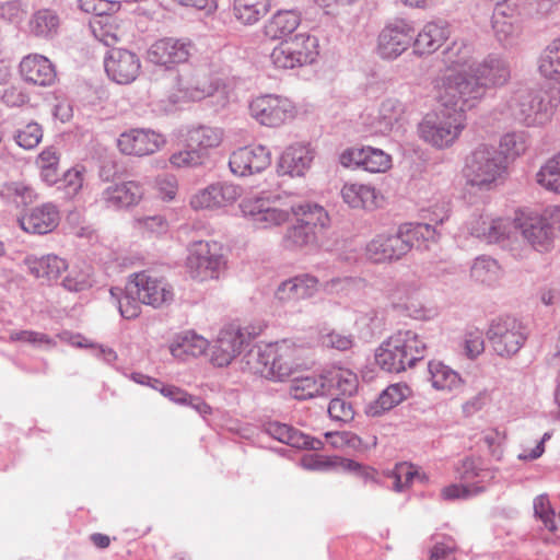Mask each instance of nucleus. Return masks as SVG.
Instances as JSON below:
<instances>
[{"label":"nucleus","instance_id":"1","mask_svg":"<svg viewBox=\"0 0 560 560\" xmlns=\"http://www.w3.org/2000/svg\"><path fill=\"white\" fill-rule=\"evenodd\" d=\"M511 79L509 61L498 54H489L468 70L453 71L436 82L440 100L459 108H474L488 91L505 85Z\"/></svg>","mask_w":560,"mask_h":560},{"label":"nucleus","instance_id":"2","mask_svg":"<svg viewBox=\"0 0 560 560\" xmlns=\"http://www.w3.org/2000/svg\"><path fill=\"white\" fill-rule=\"evenodd\" d=\"M436 232L428 223H404L395 234L377 235L366 246V255L374 262L398 260L412 248L427 249L435 241Z\"/></svg>","mask_w":560,"mask_h":560},{"label":"nucleus","instance_id":"3","mask_svg":"<svg viewBox=\"0 0 560 560\" xmlns=\"http://www.w3.org/2000/svg\"><path fill=\"white\" fill-rule=\"evenodd\" d=\"M425 342L412 330H399L375 351V362L387 373L399 374L413 368L424 358Z\"/></svg>","mask_w":560,"mask_h":560},{"label":"nucleus","instance_id":"4","mask_svg":"<svg viewBox=\"0 0 560 560\" xmlns=\"http://www.w3.org/2000/svg\"><path fill=\"white\" fill-rule=\"evenodd\" d=\"M559 103L558 89L536 91L522 84L513 91L508 106L515 120L526 126H536L548 121Z\"/></svg>","mask_w":560,"mask_h":560},{"label":"nucleus","instance_id":"5","mask_svg":"<svg viewBox=\"0 0 560 560\" xmlns=\"http://www.w3.org/2000/svg\"><path fill=\"white\" fill-rule=\"evenodd\" d=\"M300 351V348L283 340L275 346L269 345L265 349L253 348L246 354V359L256 374L270 381L283 382L301 365Z\"/></svg>","mask_w":560,"mask_h":560},{"label":"nucleus","instance_id":"6","mask_svg":"<svg viewBox=\"0 0 560 560\" xmlns=\"http://www.w3.org/2000/svg\"><path fill=\"white\" fill-rule=\"evenodd\" d=\"M502 152L493 145L481 144L467 158L464 167L466 184L479 190H491L506 172Z\"/></svg>","mask_w":560,"mask_h":560},{"label":"nucleus","instance_id":"7","mask_svg":"<svg viewBox=\"0 0 560 560\" xmlns=\"http://www.w3.org/2000/svg\"><path fill=\"white\" fill-rule=\"evenodd\" d=\"M440 104L444 107L440 114L427 116L419 125L420 137L436 148L451 145L464 128V114L470 108L444 104L438 96Z\"/></svg>","mask_w":560,"mask_h":560},{"label":"nucleus","instance_id":"8","mask_svg":"<svg viewBox=\"0 0 560 560\" xmlns=\"http://www.w3.org/2000/svg\"><path fill=\"white\" fill-rule=\"evenodd\" d=\"M513 234H521L536 250L547 252L560 232V207H555L541 215H528L512 221Z\"/></svg>","mask_w":560,"mask_h":560},{"label":"nucleus","instance_id":"9","mask_svg":"<svg viewBox=\"0 0 560 560\" xmlns=\"http://www.w3.org/2000/svg\"><path fill=\"white\" fill-rule=\"evenodd\" d=\"M529 330L520 319L501 316L491 320L487 338L493 351L501 358H512L524 347Z\"/></svg>","mask_w":560,"mask_h":560},{"label":"nucleus","instance_id":"10","mask_svg":"<svg viewBox=\"0 0 560 560\" xmlns=\"http://www.w3.org/2000/svg\"><path fill=\"white\" fill-rule=\"evenodd\" d=\"M195 50L194 43L188 38L164 37L149 47L147 59L165 70H173L177 65L187 62Z\"/></svg>","mask_w":560,"mask_h":560},{"label":"nucleus","instance_id":"11","mask_svg":"<svg viewBox=\"0 0 560 560\" xmlns=\"http://www.w3.org/2000/svg\"><path fill=\"white\" fill-rule=\"evenodd\" d=\"M249 113L262 126L279 127L293 117L294 106L285 97L265 94L249 103Z\"/></svg>","mask_w":560,"mask_h":560},{"label":"nucleus","instance_id":"12","mask_svg":"<svg viewBox=\"0 0 560 560\" xmlns=\"http://www.w3.org/2000/svg\"><path fill=\"white\" fill-rule=\"evenodd\" d=\"M131 291L145 305L159 308L170 304L174 294L171 285L162 278L153 277L147 271L133 273L129 279Z\"/></svg>","mask_w":560,"mask_h":560},{"label":"nucleus","instance_id":"13","mask_svg":"<svg viewBox=\"0 0 560 560\" xmlns=\"http://www.w3.org/2000/svg\"><path fill=\"white\" fill-rule=\"evenodd\" d=\"M415 42V28L404 19L388 23L378 35L377 51L383 59H396Z\"/></svg>","mask_w":560,"mask_h":560},{"label":"nucleus","instance_id":"14","mask_svg":"<svg viewBox=\"0 0 560 560\" xmlns=\"http://www.w3.org/2000/svg\"><path fill=\"white\" fill-rule=\"evenodd\" d=\"M104 68L108 78L118 84L133 82L141 71L140 57L126 48H110L104 57Z\"/></svg>","mask_w":560,"mask_h":560},{"label":"nucleus","instance_id":"15","mask_svg":"<svg viewBox=\"0 0 560 560\" xmlns=\"http://www.w3.org/2000/svg\"><path fill=\"white\" fill-rule=\"evenodd\" d=\"M218 244L196 242L189 249L187 266L195 278L203 281L208 278H218L220 268L224 265L223 255L217 253Z\"/></svg>","mask_w":560,"mask_h":560},{"label":"nucleus","instance_id":"16","mask_svg":"<svg viewBox=\"0 0 560 560\" xmlns=\"http://www.w3.org/2000/svg\"><path fill=\"white\" fill-rule=\"evenodd\" d=\"M145 189L139 180H126L108 185L102 190L98 201L107 210L121 211L137 207Z\"/></svg>","mask_w":560,"mask_h":560},{"label":"nucleus","instance_id":"17","mask_svg":"<svg viewBox=\"0 0 560 560\" xmlns=\"http://www.w3.org/2000/svg\"><path fill=\"white\" fill-rule=\"evenodd\" d=\"M339 162L348 168H362L370 173H384L392 165L389 154L373 147H353L345 150Z\"/></svg>","mask_w":560,"mask_h":560},{"label":"nucleus","instance_id":"18","mask_svg":"<svg viewBox=\"0 0 560 560\" xmlns=\"http://www.w3.org/2000/svg\"><path fill=\"white\" fill-rule=\"evenodd\" d=\"M245 345H248V339L240 327L229 325L222 328L211 346V363L218 368L228 366L241 354Z\"/></svg>","mask_w":560,"mask_h":560},{"label":"nucleus","instance_id":"19","mask_svg":"<svg viewBox=\"0 0 560 560\" xmlns=\"http://www.w3.org/2000/svg\"><path fill=\"white\" fill-rule=\"evenodd\" d=\"M240 209L243 217L256 229L278 226L289 219L288 211L272 207L268 199L261 197L243 199Z\"/></svg>","mask_w":560,"mask_h":560},{"label":"nucleus","instance_id":"20","mask_svg":"<svg viewBox=\"0 0 560 560\" xmlns=\"http://www.w3.org/2000/svg\"><path fill=\"white\" fill-rule=\"evenodd\" d=\"M270 164V151L261 144L240 148L232 152L229 160L231 172L237 176H248L260 173Z\"/></svg>","mask_w":560,"mask_h":560},{"label":"nucleus","instance_id":"21","mask_svg":"<svg viewBox=\"0 0 560 560\" xmlns=\"http://www.w3.org/2000/svg\"><path fill=\"white\" fill-rule=\"evenodd\" d=\"M301 466L307 470L327 471L337 470L351 472L362 477L365 481L374 480L375 470L371 467L363 466L362 464L343 457H329L322 454L305 455L301 459Z\"/></svg>","mask_w":560,"mask_h":560},{"label":"nucleus","instance_id":"22","mask_svg":"<svg viewBox=\"0 0 560 560\" xmlns=\"http://www.w3.org/2000/svg\"><path fill=\"white\" fill-rule=\"evenodd\" d=\"M165 139L152 129L135 128L122 132L117 139V145L124 154L150 155L156 152Z\"/></svg>","mask_w":560,"mask_h":560},{"label":"nucleus","instance_id":"23","mask_svg":"<svg viewBox=\"0 0 560 560\" xmlns=\"http://www.w3.org/2000/svg\"><path fill=\"white\" fill-rule=\"evenodd\" d=\"M261 431L270 438L295 448L318 451L324 446L323 441L303 433L299 429L278 421H267Z\"/></svg>","mask_w":560,"mask_h":560},{"label":"nucleus","instance_id":"24","mask_svg":"<svg viewBox=\"0 0 560 560\" xmlns=\"http://www.w3.org/2000/svg\"><path fill=\"white\" fill-rule=\"evenodd\" d=\"M19 72L24 82L37 86H51L57 80L52 62L38 54L25 56L19 65Z\"/></svg>","mask_w":560,"mask_h":560},{"label":"nucleus","instance_id":"25","mask_svg":"<svg viewBox=\"0 0 560 560\" xmlns=\"http://www.w3.org/2000/svg\"><path fill=\"white\" fill-rule=\"evenodd\" d=\"M241 195L238 186L228 183L211 184L194 195L190 205L194 209H219L232 205Z\"/></svg>","mask_w":560,"mask_h":560},{"label":"nucleus","instance_id":"26","mask_svg":"<svg viewBox=\"0 0 560 560\" xmlns=\"http://www.w3.org/2000/svg\"><path fill=\"white\" fill-rule=\"evenodd\" d=\"M60 214L56 205L45 202L19 218L20 226L27 233L44 235L52 232L59 224Z\"/></svg>","mask_w":560,"mask_h":560},{"label":"nucleus","instance_id":"27","mask_svg":"<svg viewBox=\"0 0 560 560\" xmlns=\"http://www.w3.org/2000/svg\"><path fill=\"white\" fill-rule=\"evenodd\" d=\"M313 160L314 152L310 145H290L280 155L277 172L281 176L302 177L310 170Z\"/></svg>","mask_w":560,"mask_h":560},{"label":"nucleus","instance_id":"28","mask_svg":"<svg viewBox=\"0 0 560 560\" xmlns=\"http://www.w3.org/2000/svg\"><path fill=\"white\" fill-rule=\"evenodd\" d=\"M513 223L510 219H489L482 215L471 219L469 233L487 243H501L512 237Z\"/></svg>","mask_w":560,"mask_h":560},{"label":"nucleus","instance_id":"29","mask_svg":"<svg viewBox=\"0 0 560 560\" xmlns=\"http://www.w3.org/2000/svg\"><path fill=\"white\" fill-rule=\"evenodd\" d=\"M491 24L495 38L504 47L512 46L521 32L514 10L500 1L493 10Z\"/></svg>","mask_w":560,"mask_h":560},{"label":"nucleus","instance_id":"30","mask_svg":"<svg viewBox=\"0 0 560 560\" xmlns=\"http://www.w3.org/2000/svg\"><path fill=\"white\" fill-rule=\"evenodd\" d=\"M451 34L450 24L444 20L427 23L415 37V50L419 55L438 50Z\"/></svg>","mask_w":560,"mask_h":560},{"label":"nucleus","instance_id":"31","mask_svg":"<svg viewBox=\"0 0 560 560\" xmlns=\"http://www.w3.org/2000/svg\"><path fill=\"white\" fill-rule=\"evenodd\" d=\"M223 139L221 128L199 125L188 129L186 135V147L195 150L205 160L209 151L220 145Z\"/></svg>","mask_w":560,"mask_h":560},{"label":"nucleus","instance_id":"32","mask_svg":"<svg viewBox=\"0 0 560 560\" xmlns=\"http://www.w3.org/2000/svg\"><path fill=\"white\" fill-rule=\"evenodd\" d=\"M318 280L310 275H301L281 282L275 293L280 302H293L314 295Z\"/></svg>","mask_w":560,"mask_h":560},{"label":"nucleus","instance_id":"33","mask_svg":"<svg viewBox=\"0 0 560 560\" xmlns=\"http://www.w3.org/2000/svg\"><path fill=\"white\" fill-rule=\"evenodd\" d=\"M25 264L31 275L48 283L57 280L68 269L65 259L51 254L42 257H28Z\"/></svg>","mask_w":560,"mask_h":560},{"label":"nucleus","instance_id":"34","mask_svg":"<svg viewBox=\"0 0 560 560\" xmlns=\"http://www.w3.org/2000/svg\"><path fill=\"white\" fill-rule=\"evenodd\" d=\"M410 394V388L405 383H396L387 386L378 397L369 402L365 413L369 417H380L405 400Z\"/></svg>","mask_w":560,"mask_h":560},{"label":"nucleus","instance_id":"35","mask_svg":"<svg viewBox=\"0 0 560 560\" xmlns=\"http://www.w3.org/2000/svg\"><path fill=\"white\" fill-rule=\"evenodd\" d=\"M301 23L300 14L294 10H279L264 26L265 35L270 39H289Z\"/></svg>","mask_w":560,"mask_h":560},{"label":"nucleus","instance_id":"36","mask_svg":"<svg viewBox=\"0 0 560 560\" xmlns=\"http://www.w3.org/2000/svg\"><path fill=\"white\" fill-rule=\"evenodd\" d=\"M428 372L432 387L438 390H457L464 383L455 370L439 360L429 361Z\"/></svg>","mask_w":560,"mask_h":560},{"label":"nucleus","instance_id":"37","mask_svg":"<svg viewBox=\"0 0 560 560\" xmlns=\"http://www.w3.org/2000/svg\"><path fill=\"white\" fill-rule=\"evenodd\" d=\"M342 200L353 209H373L376 190L371 185L346 183L340 191Z\"/></svg>","mask_w":560,"mask_h":560},{"label":"nucleus","instance_id":"38","mask_svg":"<svg viewBox=\"0 0 560 560\" xmlns=\"http://www.w3.org/2000/svg\"><path fill=\"white\" fill-rule=\"evenodd\" d=\"M327 395L335 392L342 396L351 397L358 390V376L349 370L329 369L325 370Z\"/></svg>","mask_w":560,"mask_h":560},{"label":"nucleus","instance_id":"39","mask_svg":"<svg viewBox=\"0 0 560 560\" xmlns=\"http://www.w3.org/2000/svg\"><path fill=\"white\" fill-rule=\"evenodd\" d=\"M294 399L306 400L316 396L327 395L325 371L316 375L295 377L290 386Z\"/></svg>","mask_w":560,"mask_h":560},{"label":"nucleus","instance_id":"40","mask_svg":"<svg viewBox=\"0 0 560 560\" xmlns=\"http://www.w3.org/2000/svg\"><path fill=\"white\" fill-rule=\"evenodd\" d=\"M270 0H234L233 14L244 25H253L270 10Z\"/></svg>","mask_w":560,"mask_h":560},{"label":"nucleus","instance_id":"41","mask_svg":"<svg viewBox=\"0 0 560 560\" xmlns=\"http://www.w3.org/2000/svg\"><path fill=\"white\" fill-rule=\"evenodd\" d=\"M0 197L7 205L20 209L34 203L37 194L24 182H10L2 186Z\"/></svg>","mask_w":560,"mask_h":560},{"label":"nucleus","instance_id":"42","mask_svg":"<svg viewBox=\"0 0 560 560\" xmlns=\"http://www.w3.org/2000/svg\"><path fill=\"white\" fill-rule=\"evenodd\" d=\"M296 220L313 230L325 229L329 225V215L324 207L313 202H301L291 207Z\"/></svg>","mask_w":560,"mask_h":560},{"label":"nucleus","instance_id":"43","mask_svg":"<svg viewBox=\"0 0 560 560\" xmlns=\"http://www.w3.org/2000/svg\"><path fill=\"white\" fill-rule=\"evenodd\" d=\"M405 112V105L397 98L384 100L375 118L374 132L385 135L394 128Z\"/></svg>","mask_w":560,"mask_h":560},{"label":"nucleus","instance_id":"44","mask_svg":"<svg viewBox=\"0 0 560 560\" xmlns=\"http://www.w3.org/2000/svg\"><path fill=\"white\" fill-rule=\"evenodd\" d=\"M131 288L129 281L126 287H113L109 291L110 299L117 305L119 314L125 319H135L141 312L140 304H142L137 296V293H130Z\"/></svg>","mask_w":560,"mask_h":560},{"label":"nucleus","instance_id":"45","mask_svg":"<svg viewBox=\"0 0 560 560\" xmlns=\"http://www.w3.org/2000/svg\"><path fill=\"white\" fill-rule=\"evenodd\" d=\"M539 73L550 80H560V38L553 39L540 54L538 59Z\"/></svg>","mask_w":560,"mask_h":560},{"label":"nucleus","instance_id":"46","mask_svg":"<svg viewBox=\"0 0 560 560\" xmlns=\"http://www.w3.org/2000/svg\"><path fill=\"white\" fill-rule=\"evenodd\" d=\"M59 23V16L55 11L42 9L33 14L30 27L36 36L49 38L57 34Z\"/></svg>","mask_w":560,"mask_h":560},{"label":"nucleus","instance_id":"47","mask_svg":"<svg viewBox=\"0 0 560 560\" xmlns=\"http://www.w3.org/2000/svg\"><path fill=\"white\" fill-rule=\"evenodd\" d=\"M161 394L175 404L191 407L202 416L211 413V407L200 397L189 395L186 390L175 385L166 384L165 387H161Z\"/></svg>","mask_w":560,"mask_h":560},{"label":"nucleus","instance_id":"48","mask_svg":"<svg viewBox=\"0 0 560 560\" xmlns=\"http://www.w3.org/2000/svg\"><path fill=\"white\" fill-rule=\"evenodd\" d=\"M209 347V341L195 331H186L178 337L175 345L171 347L172 353L177 357L186 353L192 357H199L205 353Z\"/></svg>","mask_w":560,"mask_h":560},{"label":"nucleus","instance_id":"49","mask_svg":"<svg viewBox=\"0 0 560 560\" xmlns=\"http://www.w3.org/2000/svg\"><path fill=\"white\" fill-rule=\"evenodd\" d=\"M291 49L301 52L302 62L306 65L313 63L318 56V40L315 36H311L306 33H298L289 39H284Z\"/></svg>","mask_w":560,"mask_h":560},{"label":"nucleus","instance_id":"50","mask_svg":"<svg viewBox=\"0 0 560 560\" xmlns=\"http://www.w3.org/2000/svg\"><path fill=\"white\" fill-rule=\"evenodd\" d=\"M301 52H296V50L291 49L290 46L282 40L277 47H275L270 54V59L276 68L279 69H294L296 67L305 66V62H302Z\"/></svg>","mask_w":560,"mask_h":560},{"label":"nucleus","instance_id":"51","mask_svg":"<svg viewBox=\"0 0 560 560\" xmlns=\"http://www.w3.org/2000/svg\"><path fill=\"white\" fill-rule=\"evenodd\" d=\"M536 177L539 185L560 194V152L540 167Z\"/></svg>","mask_w":560,"mask_h":560},{"label":"nucleus","instance_id":"52","mask_svg":"<svg viewBox=\"0 0 560 560\" xmlns=\"http://www.w3.org/2000/svg\"><path fill=\"white\" fill-rule=\"evenodd\" d=\"M528 147L527 139L524 132H508L500 140V148L498 150L505 156L506 165L509 160L523 154Z\"/></svg>","mask_w":560,"mask_h":560},{"label":"nucleus","instance_id":"53","mask_svg":"<svg viewBox=\"0 0 560 560\" xmlns=\"http://www.w3.org/2000/svg\"><path fill=\"white\" fill-rule=\"evenodd\" d=\"M499 269L500 267L495 259L489 256H480L476 258L471 266V277L481 283L490 284L497 279Z\"/></svg>","mask_w":560,"mask_h":560},{"label":"nucleus","instance_id":"54","mask_svg":"<svg viewBox=\"0 0 560 560\" xmlns=\"http://www.w3.org/2000/svg\"><path fill=\"white\" fill-rule=\"evenodd\" d=\"M16 144L25 150L35 149L43 139V128L39 124L31 121L15 130L13 136Z\"/></svg>","mask_w":560,"mask_h":560},{"label":"nucleus","instance_id":"55","mask_svg":"<svg viewBox=\"0 0 560 560\" xmlns=\"http://www.w3.org/2000/svg\"><path fill=\"white\" fill-rule=\"evenodd\" d=\"M470 54L471 49L469 46L454 42L452 46L447 47L443 52L444 62L448 67H459L464 68L463 70H468V66L471 65V62H469Z\"/></svg>","mask_w":560,"mask_h":560},{"label":"nucleus","instance_id":"56","mask_svg":"<svg viewBox=\"0 0 560 560\" xmlns=\"http://www.w3.org/2000/svg\"><path fill=\"white\" fill-rule=\"evenodd\" d=\"M93 285L90 269L72 268L62 280V287L70 292H81Z\"/></svg>","mask_w":560,"mask_h":560},{"label":"nucleus","instance_id":"57","mask_svg":"<svg viewBox=\"0 0 560 560\" xmlns=\"http://www.w3.org/2000/svg\"><path fill=\"white\" fill-rule=\"evenodd\" d=\"M316 238V231L307 225L299 222L289 228L285 234V242L288 246L303 247L313 243Z\"/></svg>","mask_w":560,"mask_h":560},{"label":"nucleus","instance_id":"58","mask_svg":"<svg viewBox=\"0 0 560 560\" xmlns=\"http://www.w3.org/2000/svg\"><path fill=\"white\" fill-rule=\"evenodd\" d=\"M534 513L548 530L555 532L557 529L556 513L547 494H540L534 499Z\"/></svg>","mask_w":560,"mask_h":560},{"label":"nucleus","instance_id":"59","mask_svg":"<svg viewBox=\"0 0 560 560\" xmlns=\"http://www.w3.org/2000/svg\"><path fill=\"white\" fill-rule=\"evenodd\" d=\"M354 413L352 404L345 398L335 397L328 405V415L334 421L341 423L350 422L353 420Z\"/></svg>","mask_w":560,"mask_h":560},{"label":"nucleus","instance_id":"60","mask_svg":"<svg viewBox=\"0 0 560 560\" xmlns=\"http://www.w3.org/2000/svg\"><path fill=\"white\" fill-rule=\"evenodd\" d=\"M417 475L418 471L412 465L407 463L397 464L392 472V477L394 478V490L397 492L405 490L409 487Z\"/></svg>","mask_w":560,"mask_h":560},{"label":"nucleus","instance_id":"61","mask_svg":"<svg viewBox=\"0 0 560 560\" xmlns=\"http://www.w3.org/2000/svg\"><path fill=\"white\" fill-rule=\"evenodd\" d=\"M464 351L468 359H476L485 351L483 334L479 329H471L465 332Z\"/></svg>","mask_w":560,"mask_h":560},{"label":"nucleus","instance_id":"62","mask_svg":"<svg viewBox=\"0 0 560 560\" xmlns=\"http://www.w3.org/2000/svg\"><path fill=\"white\" fill-rule=\"evenodd\" d=\"M457 544L451 536H445L442 541H436L430 550L429 560H456Z\"/></svg>","mask_w":560,"mask_h":560},{"label":"nucleus","instance_id":"63","mask_svg":"<svg viewBox=\"0 0 560 560\" xmlns=\"http://www.w3.org/2000/svg\"><path fill=\"white\" fill-rule=\"evenodd\" d=\"M11 341H20L30 343L36 347L46 346L52 347L55 346V341L46 334L37 332L33 330H19L13 331L10 335Z\"/></svg>","mask_w":560,"mask_h":560},{"label":"nucleus","instance_id":"64","mask_svg":"<svg viewBox=\"0 0 560 560\" xmlns=\"http://www.w3.org/2000/svg\"><path fill=\"white\" fill-rule=\"evenodd\" d=\"M83 172V166H75L65 172L60 178V183L69 196H75L81 190L84 180Z\"/></svg>","mask_w":560,"mask_h":560}]
</instances>
